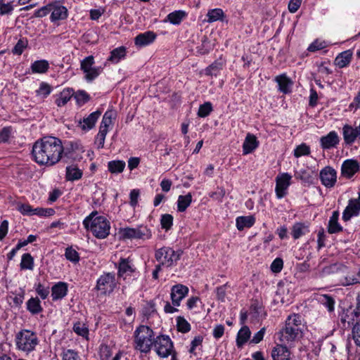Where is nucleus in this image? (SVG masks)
<instances>
[{"mask_svg":"<svg viewBox=\"0 0 360 360\" xmlns=\"http://www.w3.org/2000/svg\"><path fill=\"white\" fill-rule=\"evenodd\" d=\"M64 152L62 141L55 136H44L36 141L32 158L39 166L52 167L61 160Z\"/></svg>","mask_w":360,"mask_h":360,"instance_id":"nucleus-1","label":"nucleus"},{"mask_svg":"<svg viewBox=\"0 0 360 360\" xmlns=\"http://www.w3.org/2000/svg\"><path fill=\"white\" fill-rule=\"evenodd\" d=\"M305 328L300 314H290L285 319L284 326L277 333L278 339L284 345L292 344L303 337Z\"/></svg>","mask_w":360,"mask_h":360,"instance_id":"nucleus-2","label":"nucleus"},{"mask_svg":"<svg viewBox=\"0 0 360 360\" xmlns=\"http://www.w3.org/2000/svg\"><path fill=\"white\" fill-rule=\"evenodd\" d=\"M155 332L146 325H140L135 329L133 334V346L135 350L141 353L148 354L153 347Z\"/></svg>","mask_w":360,"mask_h":360,"instance_id":"nucleus-3","label":"nucleus"},{"mask_svg":"<svg viewBox=\"0 0 360 360\" xmlns=\"http://www.w3.org/2000/svg\"><path fill=\"white\" fill-rule=\"evenodd\" d=\"M98 212H92L83 221L84 227L86 230H90L92 234L98 239H105L110 231V223L104 216H98L94 217Z\"/></svg>","mask_w":360,"mask_h":360,"instance_id":"nucleus-4","label":"nucleus"},{"mask_svg":"<svg viewBox=\"0 0 360 360\" xmlns=\"http://www.w3.org/2000/svg\"><path fill=\"white\" fill-rule=\"evenodd\" d=\"M15 342L18 350L28 354L35 349L39 341L34 332L23 329L16 333Z\"/></svg>","mask_w":360,"mask_h":360,"instance_id":"nucleus-5","label":"nucleus"},{"mask_svg":"<svg viewBox=\"0 0 360 360\" xmlns=\"http://www.w3.org/2000/svg\"><path fill=\"white\" fill-rule=\"evenodd\" d=\"M182 253L181 250L175 251L170 247L164 246L155 251V257L161 264H165V266L172 267L180 259Z\"/></svg>","mask_w":360,"mask_h":360,"instance_id":"nucleus-6","label":"nucleus"},{"mask_svg":"<svg viewBox=\"0 0 360 360\" xmlns=\"http://www.w3.org/2000/svg\"><path fill=\"white\" fill-rule=\"evenodd\" d=\"M120 234L124 240H148L152 237L151 230L144 225L136 228L125 227L120 229Z\"/></svg>","mask_w":360,"mask_h":360,"instance_id":"nucleus-7","label":"nucleus"},{"mask_svg":"<svg viewBox=\"0 0 360 360\" xmlns=\"http://www.w3.org/2000/svg\"><path fill=\"white\" fill-rule=\"evenodd\" d=\"M118 283L114 272H104L96 281L95 289L102 295H109L117 287Z\"/></svg>","mask_w":360,"mask_h":360,"instance_id":"nucleus-8","label":"nucleus"},{"mask_svg":"<svg viewBox=\"0 0 360 360\" xmlns=\"http://www.w3.org/2000/svg\"><path fill=\"white\" fill-rule=\"evenodd\" d=\"M115 267L117 269V277L124 281H128L131 277L136 279V276L139 274L131 259L129 257H121L117 264H115Z\"/></svg>","mask_w":360,"mask_h":360,"instance_id":"nucleus-9","label":"nucleus"},{"mask_svg":"<svg viewBox=\"0 0 360 360\" xmlns=\"http://www.w3.org/2000/svg\"><path fill=\"white\" fill-rule=\"evenodd\" d=\"M153 347L157 354L162 358L168 357L174 351L173 342L167 335H159L155 337Z\"/></svg>","mask_w":360,"mask_h":360,"instance_id":"nucleus-10","label":"nucleus"},{"mask_svg":"<svg viewBox=\"0 0 360 360\" xmlns=\"http://www.w3.org/2000/svg\"><path fill=\"white\" fill-rule=\"evenodd\" d=\"M291 179L292 176L287 172L282 173L276 177L275 193L278 199H281L288 194Z\"/></svg>","mask_w":360,"mask_h":360,"instance_id":"nucleus-11","label":"nucleus"},{"mask_svg":"<svg viewBox=\"0 0 360 360\" xmlns=\"http://www.w3.org/2000/svg\"><path fill=\"white\" fill-rule=\"evenodd\" d=\"M320 179L323 186L327 188H332L337 181V172L331 167H325L320 172Z\"/></svg>","mask_w":360,"mask_h":360,"instance_id":"nucleus-12","label":"nucleus"},{"mask_svg":"<svg viewBox=\"0 0 360 360\" xmlns=\"http://www.w3.org/2000/svg\"><path fill=\"white\" fill-rule=\"evenodd\" d=\"M340 141V137L335 131H331L326 136L320 138V146L324 150L337 148Z\"/></svg>","mask_w":360,"mask_h":360,"instance_id":"nucleus-13","label":"nucleus"},{"mask_svg":"<svg viewBox=\"0 0 360 360\" xmlns=\"http://www.w3.org/2000/svg\"><path fill=\"white\" fill-rule=\"evenodd\" d=\"M188 288L184 285L176 284L171 289V300L174 306L179 307L181 301L188 295Z\"/></svg>","mask_w":360,"mask_h":360,"instance_id":"nucleus-14","label":"nucleus"},{"mask_svg":"<svg viewBox=\"0 0 360 360\" xmlns=\"http://www.w3.org/2000/svg\"><path fill=\"white\" fill-rule=\"evenodd\" d=\"M342 136L346 145H352L356 139H359L358 127H354L348 124H344L342 127Z\"/></svg>","mask_w":360,"mask_h":360,"instance_id":"nucleus-15","label":"nucleus"},{"mask_svg":"<svg viewBox=\"0 0 360 360\" xmlns=\"http://www.w3.org/2000/svg\"><path fill=\"white\" fill-rule=\"evenodd\" d=\"M51 14L50 20L52 22L58 20H63L68 18V11L65 6L60 5L58 2L51 3Z\"/></svg>","mask_w":360,"mask_h":360,"instance_id":"nucleus-16","label":"nucleus"},{"mask_svg":"<svg viewBox=\"0 0 360 360\" xmlns=\"http://www.w3.org/2000/svg\"><path fill=\"white\" fill-rule=\"evenodd\" d=\"M360 169L359 163L353 159L346 160L341 167V174L347 178L353 176Z\"/></svg>","mask_w":360,"mask_h":360,"instance_id":"nucleus-17","label":"nucleus"},{"mask_svg":"<svg viewBox=\"0 0 360 360\" xmlns=\"http://www.w3.org/2000/svg\"><path fill=\"white\" fill-rule=\"evenodd\" d=\"M157 38V34L153 31H146L139 34L134 38V44L137 47H144L151 44Z\"/></svg>","mask_w":360,"mask_h":360,"instance_id":"nucleus-18","label":"nucleus"},{"mask_svg":"<svg viewBox=\"0 0 360 360\" xmlns=\"http://www.w3.org/2000/svg\"><path fill=\"white\" fill-rule=\"evenodd\" d=\"M359 203L354 198L350 199L347 206L343 211L342 220L345 221L350 220L352 217L359 215Z\"/></svg>","mask_w":360,"mask_h":360,"instance_id":"nucleus-19","label":"nucleus"},{"mask_svg":"<svg viewBox=\"0 0 360 360\" xmlns=\"http://www.w3.org/2000/svg\"><path fill=\"white\" fill-rule=\"evenodd\" d=\"M274 80L278 84V89L280 92L285 94L291 92L293 82L285 73L276 76Z\"/></svg>","mask_w":360,"mask_h":360,"instance_id":"nucleus-20","label":"nucleus"},{"mask_svg":"<svg viewBox=\"0 0 360 360\" xmlns=\"http://www.w3.org/2000/svg\"><path fill=\"white\" fill-rule=\"evenodd\" d=\"M101 115V112L96 110L91 112L87 117H84L82 120L79 121L80 128L84 131H89L91 129L95 126Z\"/></svg>","mask_w":360,"mask_h":360,"instance_id":"nucleus-21","label":"nucleus"},{"mask_svg":"<svg viewBox=\"0 0 360 360\" xmlns=\"http://www.w3.org/2000/svg\"><path fill=\"white\" fill-rule=\"evenodd\" d=\"M309 232V224L304 222H296L292 225L290 233L294 240H297Z\"/></svg>","mask_w":360,"mask_h":360,"instance_id":"nucleus-22","label":"nucleus"},{"mask_svg":"<svg viewBox=\"0 0 360 360\" xmlns=\"http://www.w3.org/2000/svg\"><path fill=\"white\" fill-rule=\"evenodd\" d=\"M68 285L65 282H58L51 288V296L53 301L61 300L67 295Z\"/></svg>","mask_w":360,"mask_h":360,"instance_id":"nucleus-23","label":"nucleus"},{"mask_svg":"<svg viewBox=\"0 0 360 360\" xmlns=\"http://www.w3.org/2000/svg\"><path fill=\"white\" fill-rule=\"evenodd\" d=\"M259 146L257 137L252 134H248L243 143V153L248 155L252 153Z\"/></svg>","mask_w":360,"mask_h":360,"instance_id":"nucleus-24","label":"nucleus"},{"mask_svg":"<svg viewBox=\"0 0 360 360\" xmlns=\"http://www.w3.org/2000/svg\"><path fill=\"white\" fill-rule=\"evenodd\" d=\"M290 352L288 347L283 345H277L271 351L273 360H290Z\"/></svg>","mask_w":360,"mask_h":360,"instance_id":"nucleus-25","label":"nucleus"},{"mask_svg":"<svg viewBox=\"0 0 360 360\" xmlns=\"http://www.w3.org/2000/svg\"><path fill=\"white\" fill-rule=\"evenodd\" d=\"M73 95L74 90L72 89L65 88L59 94L57 95L55 103L58 107H63L68 103Z\"/></svg>","mask_w":360,"mask_h":360,"instance_id":"nucleus-26","label":"nucleus"},{"mask_svg":"<svg viewBox=\"0 0 360 360\" xmlns=\"http://www.w3.org/2000/svg\"><path fill=\"white\" fill-rule=\"evenodd\" d=\"M255 223V217L252 215L238 217L236 219V226L238 231L245 228H250Z\"/></svg>","mask_w":360,"mask_h":360,"instance_id":"nucleus-27","label":"nucleus"},{"mask_svg":"<svg viewBox=\"0 0 360 360\" xmlns=\"http://www.w3.org/2000/svg\"><path fill=\"white\" fill-rule=\"evenodd\" d=\"M352 53L351 51L347 50L338 54L335 59V65L340 68L347 67L351 62Z\"/></svg>","mask_w":360,"mask_h":360,"instance_id":"nucleus-28","label":"nucleus"},{"mask_svg":"<svg viewBox=\"0 0 360 360\" xmlns=\"http://www.w3.org/2000/svg\"><path fill=\"white\" fill-rule=\"evenodd\" d=\"M338 211H334L328 221V231L329 233H336L342 231V226L338 223Z\"/></svg>","mask_w":360,"mask_h":360,"instance_id":"nucleus-29","label":"nucleus"},{"mask_svg":"<svg viewBox=\"0 0 360 360\" xmlns=\"http://www.w3.org/2000/svg\"><path fill=\"white\" fill-rule=\"evenodd\" d=\"M186 16V13L185 11L181 10L175 11L169 13L163 22H169L172 25H178L181 24Z\"/></svg>","mask_w":360,"mask_h":360,"instance_id":"nucleus-30","label":"nucleus"},{"mask_svg":"<svg viewBox=\"0 0 360 360\" xmlns=\"http://www.w3.org/2000/svg\"><path fill=\"white\" fill-rule=\"evenodd\" d=\"M224 65L225 62L221 58H219V60L214 61L211 65L206 68L205 75L217 77L219 74L220 71L223 69Z\"/></svg>","mask_w":360,"mask_h":360,"instance_id":"nucleus-31","label":"nucleus"},{"mask_svg":"<svg viewBox=\"0 0 360 360\" xmlns=\"http://www.w3.org/2000/svg\"><path fill=\"white\" fill-rule=\"evenodd\" d=\"M251 332L248 326H243L238 332L236 337V345L238 347H242L250 339Z\"/></svg>","mask_w":360,"mask_h":360,"instance_id":"nucleus-32","label":"nucleus"},{"mask_svg":"<svg viewBox=\"0 0 360 360\" xmlns=\"http://www.w3.org/2000/svg\"><path fill=\"white\" fill-rule=\"evenodd\" d=\"M27 310L32 314L35 315L41 313L43 308L38 297H31L26 302Z\"/></svg>","mask_w":360,"mask_h":360,"instance_id":"nucleus-33","label":"nucleus"},{"mask_svg":"<svg viewBox=\"0 0 360 360\" xmlns=\"http://www.w3.org/2000/svg\"><path fill=\"white\" fill-rule=\"evenodd\" d=\"M126 53L127 51L124 46L117 47L110 51L108 60L112 63H118L122 59L125 58Z\"/></svg>","mask_w":360,"mask_h":360,"instance_id":"nucleus-34","label":"nucleus"},{"mask_svg":"<svg viewBox=\"0 0 360 360\" xmlns=\"http://www.w3.org/2000/svg\"><path fill=\"white\" fill-rule=\"evenodd\" d=\"M83 172L77 167L74 165L68 166L66 167L65 178L66 180L74 181L82 178Z\"/></svg>","mask_w":360,"mask_h":360,"instance_id":"nucleus-35","label":"nucleus"},{"mask_svg":"<svg viewBox=\"0 0 360 360\" xmlns=\"http://www.w3.org/2000/svg\"><path fill=\"white\" fill-rule=\"evenodd\" d=\"M192 202V195L188 193L185 195H179L177 200V211L184 212L190 206Z\"/></svg>","mask_w":360,"mask_h":360,"instance_id":"nucleus-36","label":"nucleus"},{"mask_svg":"<svg viewBox=\"0 0 360 360\" xmlns=\"http://www.w3.org/2000/svg\"><path fill=\"white\" fill-rule=\"evenodd\" d=\"M83 151L82 147L79 143L70 141L68 143V145L64 148L63 154L68 158H75V153Z\"/></svg>","mask_w":360,"mask_h":360,"instance_id":"nucleus-37","label":"nucleus"},{"mask_svg":"<svg viewBox=\"0 0 360 360\" xmlns=\"http://www.w3.org/2000/svg\"><path fill=\"white\" fill-rule=\"evenodd\" d=\"M49 68V63L46 60H36L31 65V70L32 73H46Z\"/></svg>","mask_w":360,"mask_h":360,"instance_id":"nucleus-38","label":"nucleus"},{"mask_svg":"<svg viewBox=\"0 0 360 360\" xmlns=\"http://www.w3.org/2000/svg\"><path fill=\"white\" fill-rule=\"evenodd\" d=\"M318 302L324 306L329 312L334 311L335 308V300L334 298L328 295H320L317 297Z\"/></svg>","mask_w":360,"mask_h":360,"instance_id":"nucleus-39","label":"nucleus"},{"mask_svg":"<svg viewBox=\"0 0 360 360\" xmlns=\"http://www.w3.org/2000/svg\"><path fill=\"white\" fill-rule=\"evenodd\" d=\"M125 165V162L123 160H112L108 162V169L112 174H118L123 172Z\"/></svg>","mask_w":360,"mask_h":360,"instance_id":"nucleus-40","label":"nucleus"},{"mask_svg":"<svg viewBox=\"0 0 360 360\" xmlns=\"http://www.w3.org/2000/svg\"><path fill=\"white\" fill-rule=\"evenodd\" d=\"M72 330L77 335L82 336L86 340L89 339V330L88 326L84 323L80 321L75 323Z\"/></svg>","mask_w":360,"mask_h":360,"instance_id":"nucleus-41","label":"nucleus"},{"mask_svg":"<svg viewBox=\"0 0 360 360\" xmlns=\"http://www.w3.org/2000/svg\"><path fill=\"white\" fill-rule=\"evenodd\" d=\"M212 49L210 41L207 36H203L201 39V44L196 47V52L200 55L207 54Z\"/></svg>","mask_w":360,"mask_h":360,"instance_id":"nucleus-42","label":"nucleus"},{"mask_svg":"<svg viewBox=\"0 0 360 360\" xmlns=\"http://www.w3.org/2000/svg\"><path fill=\"white\" fill-rule=\"evenodd\" d=\"M21 269L32 270L34 269V259L30 253H25L22 255L20 264Z\"/></svg>","mask_w":360,"mask_h":360,"instance_id":"nucleus-43","label":"nucleus"},{"mask_svg":"<svg viewBox=\"0 0 360 360\" xmlns=\"http://www.w3.org/2000/svg\"><path fill=\"white\" fill-rule=\"evenodd\" d=\"M115 113L112 110H108L103 115L99 129L108 131V127L112 124Z\"/></svg>","mask_w":360,"mask_h":360,"instance_id":"nucleus-44","label":"nucleus"},{"mask_svg":"<svg viewBox=\"0 0 360 360\" xmlns=\"http://www.w3.org/2000/svg\"><path fill=\"white\" fill-rule=\"evenodd\" d=\"M224 13L222 9L221 8H214L209 10L207 14L208 22H213L219 20H221L224 17Z\"/></svg>","mask_w":360,"mask_h":360,"instance_id":"nucleus-45","label":"nucleus"},{"mask_svg":"<svg viewBox=\"0 0 360 360\" xmlns=\"http://www.w3.org/2000/svg\"><path fill=\"white\" fill-rule=\"evenodd\" d=\"M295 176L297 179L302 181L304 184H311L313 183V177L307 169H300L296 172Z\"/></svg>","mask_w":360,"mask_h":360,"instance_id":"nucleus-46","label":"nucleus"},{"mask_svg":"<svg viewBox=\"0 0 360 360\" xmlns=\"http://www.w3.org/2000/svg\"><path fill=\"white\" fill-rule=\"evenodd\" d=\"M27 46L28 40L27 38L20 39L13 47V49H12L13 54L20 56Z\"/></svg>","mask_w":360,"mask_h":360,"instance_id":"nucleus-47","label":"nucleus"},{"mask_svg":"<svg viewBox=\"0 0 360 360\" xmlns=\"http://www.w3.org/2000/svg\"><path fill=\"white\" fill-rule=\"evenodd\" d=\"M176 328L179 332L186 333L191 330V324L182 316L176 318Z\"/></svg>","mask_w":360,"mask_h":360,"instance_id":"nucleus-48","label":"nucleus"},{"mask_svg":"<svg viewBox=\"0 0 360 360\" xmlns=\"http://www.w3.org/2000/svg\"><path fill=\"white\" fill-rule=\"evenodd\" d=\"M173 217L170 214H164L161 215L160 224L162 229L166 231L170 230L173 226Z\"/></svg>","mask_w":360,"mask_h":360,"instance_id":"nucleus-49","label":"nucleus"},{"mask_svg":"<svg viewBox=\"0 0 360 360\" xmlns=\"http://www.w3.org/2000/svg\"><path fill=\"white\" fill-rule=\"evenodd\" d=\"M212 110L213 108L212 103L209 101L205 102L200 105L198 111V116L200 117H206Z\"/></svg>","mask_w":360,"mask_h":360,"instance_id":"nucleus-50","label":"nucleus"},{"mask_svg":"<svg viewBox=\"0 0 360 360\" xmlns=\"http://www.w3.org/2000/svg\"><path fill=\"white\" fill-rule=\"evenodd\" d=\"M34 289L37 294L41 297L42 300H45L48 297L50 290L49 286H45L41 283H37L34 284Z\"/></svg>","mask_w":360,"mask_h":360,"instance_id":"nucleus-51","label":"nucleus"},{"mask_svg":"<svg viewBox=\"0 0 360 360\" xmlns=\"http://www.w3.org/2000/svg\"><path fill=\"white\" fill-rule=\"evenodd\" d=\"M103 68L101 66L94 67L89 72H85V79L88 82H91L102 72Z\"/></svg>","mask_w":360,"mask_h":360,"instance_id":"nucleus-52","label":"nucleus"},{"mask_svg":"<svg viewBox=\"0 0 360 360\" xmlns=\"http://www.w3.org/2000/svg\"><path fill=\"white\" fill-rule=\"evenodd\" d=\"M358 314L356 312V311H347V312L342 313V314L340 316V321L341 322L345 325V323H347L348 326L350 324H353L354 321V318L357 317Z\"/></svg>","mask_w":360,"mask_h":360,"instance_id":"nucleus-53","label":"nucleus"},{"mask_svg":"<svg viewBox=\"0 0 360 360\" xmlns=\"http://www.w3.org/2000/svg\"><path fill=\"white\" fill-rule=\"evenodd\" d=\"M55 214L53 208L37 207L32 209V216L37 215L39 217H50Z\"/></svg>","mask_w":360,"mask_h":360,"instance_id":"nucleus-54","label":"nucleus"},{"mask_svg":"<svg viewBox=\"0 0 360 360\" xmlns=\"http://www.w3.org/2000/svg\"><path fill=\"white\" fill-rule=\"evenodd\" d=\"M65 257L68 260L73 263L78 262L80 259L79 253L72 247H68L65 249Z\"/></svg>","mask_w":360,"mask_h":360,"instance_id":"nucleus-55","label":"nucleus"},{"mask_svg":"<svg viewBox=\"0 0 360 360\" xmlns=\"http://www.w3.org/2000/svg\"><path fill=\"white\" fill-rule=\"evenodd\" d=\"M73 96L79 105H83L90 100V96L84 90L74 92Z\"/></svg>","mask_w":360,"mask_h":360,"instance_id":"nucleus-56","label":"nucleus"},{"mask_svg":"<svg viewBox=\"0 0 360 360\" xmlns=\"http://www.w3.org/2000/svg\"><path fill=\"white\" fill-rule=\"evenodd\" d=\"M51 91V86L48 83L42 82L39 84V88L36 91V94L38 96H42L43 98H46Z\"/></svg>","mask_w":360,"mask_h":360,"instance_id":"nucleus-57","label":"nucleus"},{"mask_svg":"<svg viewBox=\"0 0 360 360\" xmlns=\"http://www.w3.org/2000/svg\"><path fill=\"white\" fill-rule=\"evenodd\" d=\"M94 64V58L93 56H89L84 58L81 61L80 68L81 70L84 72V73L89 72L90 69L93 68V65Z\"/></svg>","mask_w":360,"mask_h":360,"instance_id":"nucleus-58","label":"nucleus"},{"mask_svg":"<svg viewBox=\"0 0 360 360\" xmlns=\"http://www.w3.org/2000/svg\"><path fill=\"white\" fill-rule=\"evenodd\" d=\"M62 360H81L78 353L73 349H63L61 354Z\"/></svg>","mask_w":360,"mask_h":360,"instance_id":"nucleus-59","label":"nucleus"},{"mask_svg":"<svg viewBox=\"0 0 360 360\" xmlns=\"http://www.w3.org/2000/svg\"><path fill=\"white\" fill-rule=\"evenodd\" d=\"M310 154V148L305 143H302L297 146L294 150V156L300 158L303 155H308Z\"/></svg>","mask_w":360,"mask_h":360,"instance_id":"nucleus-60","label":"nucleus"},{"mask_svg":"<svg viewBox=\"0 0 360 360\" xmlns=\"http://www.w3.org/2000/svg\"><path fill=\"white\" fill-rule=\"evenodd\" d=\"M14 10L13 1L4 3L2 1L0 5V15H11Z\"/></svg>","mask_w":360,"mask_h":360,"instance_id":"nucleus-61","label":"nucleus"},{"mask_svg":"<svg viewBox=\"0 0 360 360\" xmlns=\"http://www.w3.org/2000/svg\"><path fill=\"white\" fill-rule=\"evenodd\" d=\"M51 3L36 10L33 15L34 18H43L46 16L51 11Z\"/></svg>","mask_w":360,"mask_h":360,"instance_id":"nucleus-62","label":"nucleus"},{"mask_svg":"<svg viewBox=\"0 0 360 360\" xmlns=\"http://www.w3.org/2000/svg\"><path fill=\"white\" fill-rule=\"evenodd\" d=\"M12 133V127H5L0 130V143H7Z\"/></svg>","mask_w":360,"mask_h":360,"instance_id":"nucleus-63","label":"nucleus"},{"mask_svg":"<svg viewBox=\"0 0 360 360\" xmlns=\"http://www.w3.org/2000/svg\"><path fill=\"white\" fill-rule=\"evenodd\" d=\"M352 338L355 345L360 347V319L352 328Z\"/></svg>","mask_w":360,"mask_h":360,"instance_id":"nucleus-64","label":"nucleus"}]
</instances>
